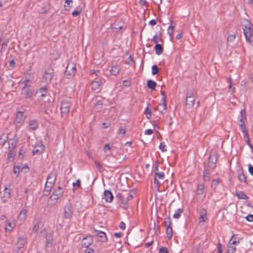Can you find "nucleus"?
Returning <instances> with one entry per match:
<instances>
[{
  "mask_svg": "<svg viewBox=\"0 0 253 253\" xmlns=\"http://www.w3.org/2000/svg\"><path fill=\"white\" fill-rule=\"evenodd\" d=\"M156 51V54L157 55L161 54L163 52V47L162 45L160 44H157L154 47Z\"/></svg>",
  "mask_w": 253,
  "mask_h": 253,
  "instance_id": "obj_28",
  "label": "nucleus"
},
{
  "mask_svg": "<svg viewBox=\"0 0 253 253\" xmlns=\"http://www.w3.org/2000/svg\"><path fill=\"white\" fill-rule=\"evenodd\" d=\"M21 93L26 98L32 99L34 93V90L30 84H26L22 87Z\"/></svg>",
  "mask_w": 253,
  "mask_h": 253,
  "instance_id": "obj_6",
  "label": "nucleus"
},
{
  "mask_svg": "<svg viewBox=\"0 0 253 253\" xmlns=\"http://www.w3.org/2000/svg\"><path fill=\"white\" fill-rule=\"evenodd\" d=\"M16 155V152L14 149H10L7 160L9 162H12L13 161V159Z\"/></svg>",
  "mask_w": 253,
  "mask_h": 253,
  "instance_id": "obj_29",
  "label": "nucleus"
},
{
  "mask_svg": "<svg viewBox=\"0 0 253 253\" xmlns=\"http://www.w3.org/2000/svg\"><path fill=\"white\" fill-rule=\"evenodd\" d=\"M113 198L112 193L110 190H106L104 191L103 199L105 200L106 202L111 203Z\"/></svg>",
  "mask_w": 253,
  "mask_h": 253,
  "instance_id": "obj_13",
  "label": "nucleus"
},
{
  "mask_svg": "<svg viewBox=\"0 0 253 253\" xmlns=\"http://www.w3.org/2000/svg\"><path fill=\"white\" fill-rule=\"evenodd\" d=\"M159 71V68L156 65H154L152 67V74L153 75H157Z\"/></svg>",
  "mask_w": 253,
  "mask_h": 253,
  "instance_id": "obj_47",
  "label": "nucleus"
},
{
  "mask_svg": "<svg viewBox=\"0 0 253 253\" xmlns=\"http://www.w3.org/2000/svg\"><path fill=\"white\" fill-rule=\"evenodd\" d=\"M116 198L118 199L119 202H121L122 204L124 205V208L125 209H127L128 207V200L126 199V197L122 193H119L117 194Z\"/></svg>",
  "mask_w": 253,
  "mask_h": 253,
  "instance_id": "obj_11",
  "label": "nucleus"
},
{
  "mask_svg": "<svg viewBox=\"0 0 253 253\" xmlns=\"http://www.w3.org/2000/svg\"><path fill=\"white\" fill-rule=\"evenodd\" d=\"M59 196H57L56 194L53 192L50 198L52 201H53V204H54L57 203V201L59 199Z\"/></svg>",
  "mask_w": 253,
  "mask_h": 253,
  "instance_id": "obj_49",
  "label": "nucleus"
},
{
  "mask_svg": "<svg viewBox=\"0 0 253 253\" xmlns=\"http://www.w3.org/2000/svg\"><path fill=\"white\" fill-rule=\"evenodd\" d=\"M15 225L14 223L6 221L5 223V230L6 231L11 232L15 227Z\"/></svg>",
  "mask_w": 253,
  "mask_h": 253,
  "instance_id": "obj_25",
  "label": "nucleus"
},
{
  "mask_svg": "<svg viewBox=\"0 0 253 253\" xmlns=\"http://www.w3.org/2000/svg\"><path fill=\"white\" fill-rule=\"evenodd\" d=\"M74 209L72 204L67 203L64 208V217L65 219H70L72 217Z\"/></svg>",
  "mask_w": 253,
  "mask_h": 253,
  "instance_id": "obj_7",
  "label": "nucleus"
},
{
  "mask_svg": "<svg viewBox=\"0 0 253 253\" xmlns=\"http://www.w3.org/2000/svg\"><path fill=\"white\" fill-rule=\"evenodd\" d=\"M217 161V157L216 155L213 154V155H210L209 158V161H208V167L213 169L215 167V164Z\"/></svg>",
  "mask_w": 253,
  "mask_h": 253,
  "instance_id": "obj_12",
  "label": "nucleus"
},
{
  "mask_svg": "<svg viewBox=\"0 0 253 253\" xmlns=\"http://www.w3.org/2000/svg\"><path fill=\"white\" fill-rule=\"evenodd\" d=\"M53 75V70L52 68H48L45 70L43 79L46 84H48L52 80Z\"/></svg>",
  "mask_w": 253,
  "mask_h": 253,
  "instance_id": "obj_9",
  "label": "nucleus"
},
{
  "mask_svg": "<svg viewBox=\"0 0 253 253\" xmlns=\"http://www.w3.org/2000/svg\"><path fill=\"white\" fill-rule=\"evenodd\" d=\"M248 170L250 174L253 175V166L252 165H248Z\"/></svg>",
  "mask_w": 253,
  "mask_h": 253,
  "instance_id": "obj_64",
  "label": "nucleus"
},
{
  "mask_svg": "<svg viewBox=\"0 0 253 253\" xmlns=\"http://www.w3.org/2000/svg\"><path fill=\"white\" fill-rule=\"evenodd\" d=\"M47 92V88L46 87H41L39 90L37 92V93L41 94L42 97H44L46 95Z\"/></svg>",
  "mask_w": 253,
  "mask_h": 253,
  "instance_id": "obj_37",
  "label": "nucleus"
},
{
  "mask_svg": "<svg viewBox=\"0 0 253 253\" xmlns=\"http://www.w3.org/2000/svg\"><path fill=\"white\" fill-rule=\"evenodd\" d=\"M174 29V26L171 25L169 26L168 28V34L170 38V40L172 41L173 37V33Z\"/></svg>",
  "mask_w": 253,
  "mask_h": 253,
  "instance_id": "obj_39",
  "label": "nucleus"
},
{
  "mask_svg": "<svg viewBox=\"0 0 253 253\" xmlns=\"http://www.w3.org/2000/svg\"><path fill=\"white\" fill-rule=\"evenodd\" d=\"M183 209H178L177 211V212L175 213L173 215V217L175 219H178L180 217L181 213L183 212Z\"/></svg>",
  "mask_w": 253,
  "mask_h": 253,
  "instance_id": "obj_44",
  "label": "nucleus"
},
{
  "mask_svg": "<svg viewBox=\"0 0 253 253\" xmlns=\"http://www.w3.org/2000/svg\"><path fill=\"white\" fill-rule=\"evenodd\" d=\"M236 196L239 199L247 200L249 197L246 195L245 193L243 191H238L236 192Z\"/></svg>",
  "mask_w": 253,
  "mask_h": 253,
  "instance_id": "obj_32",
  "label": "nucleus"
},
{
  "mask_svg": "<svg viewBox=\"0 0 253 253\" xmlns=\"http://www.w3.org/2000/svg\"><path fill=\"white\" fill-rule=\"evenodd\" d=\"M135 194L136 192L135 190H131L127 195L126 199L128 201L132 200L134 198Z\"/></svg>",
  "mask_w": 253,
  "mask_h": 253,
  "instance_id": "obj_43",
  "label": "nucleus"
},
{
  "mask_svg": "<svg viewBox=\"0 0 253 253\" xmlns=\"http://www.w3.org/2000/svg\"><path fill=\"white\" fill-rule=\"evenodd\" d=\"M10 57L12 58V59L11 61H9V66L12 67V68H14L16 66V63L14 60V58L12 55H10Z\"/></svg>",
  "mask_w": 253,
  "mask_h": 253,
  "instance_id": "obj_52",
  "label": "nucleus"
},
{
  "mask_svg": "<svg viewBox=\"0 0 253 253\" xmlns=\"http://www.w3.org/2000/svg\"><path fill=\"white\" fill-rule=\"evenodd\" d=\"M155 177L160 179H164L165 178V174L163 172L156 173L155 174Z\"/></svg>",
  "mask_w": 253,
  "mask_h": 253,
  "instance_id": "obj_48",
  "label": "nucleus"
},
{
  "mask_svg": "<svg viewBox=\"0 0 253 253\" xmlns=\"http://www.w3.org/2000/svg\"><path fill=\"white\" fill-rule=\"evenodd\" d=\"M8 140L7 134L2 133L0 136V145H3Z\"/></svg>",
  "mask_w": 253,
  "mask_h": 253,
  "instance_id": "obj_30",
  "label": "nucleus"
},
{
  "mask_svg": "<svg viewBox=\"0 0 253 253\" xmlns=\"http://www.w3.org/2000/svg\"><path fill=\"white\" fill-rule=\"evenodd\" d=\"M120 70H121V68L119 66L115 65V66L112 67L110 71L112 75H114V76H117L120 72Z\"/></svg>",
  "mask_w": 253,
  "mask_h": 253,
  "instance_id": "obj_24",
  "label": "nucleus"
},
{
  "mask_svg": "<svg viewBox=\"0 0 253 253\" xmlns=\"http://www.w3.org/2000/svg\"><path fill=\"white\" fill-rule=\"evenodd\" d=\"M76 70V65L74 63H69L66 68L65 75L67 78L73 76L75 75Z\"/></svg>",
  "mask_w": 253,
  "mask_h": 253,
  "instance_id": "obj_8",
  "label": "nucleus"
},
{
  "mask_svg": "<svg viewBox=\"0 0 253 253\" xmlns=\"http://www.w3.org/2000/svg\"><path fill=\"white\" fill-rule=\"evenodd\" d=\"M103 105V103L102 101L98 100L95 104V108L97 109H101L102 108V106Z\"/></svg>",
  "mask_w": 253,
  "mask_h": 253,
  "instance_id": "obj_54",
  "label": "nucleus"
},
{
  "mask_svg": "<svg viewBox=\"0 0 253 253\" xmlns=\"http://www.w3.org/2000/svg\"><path fill=\"white\" fill-rule=\"evenodd\" d=\"M164 224L165 227L171 226V221L170 217H167L165 218Z\"/></svg>",
  "mask_w": 253,
  "mask_h": 253,
  "instance_id": "obj_46",
  "label": "nucleus"
},
{
  "mask_svg": "<svg viewBox=\"0 0 253 253\" xmlns=\"http://www.w3.org/2000/svg\"><path fill=\"white\" fill-rule=\"evenodd\" d=\"M154 167V174L160 172L159 171V163L157 161L155 163Z\"/></svg>",
  "mask_w": 253,
  "mask_h": 253,
  "instance_id": "obj_59",
  "label": "nucleus"
},
{
  "mask_svg": "<svg viewBox=\"0 0 253 253\" xmlns=\"http://www.w3.org/2000/svg\"><path fill=\"white\" fill-rule=\"evenodd\" d=\"M194 92L193 91L188 92L186 93L185 98V107L191 109L193 108L195 100L194 98Z\"/></svg>",
  "mask_w": 253,
  "mask_h": 253,
  "instance_id": "obj_5",
  "label": "nucleus"
},
{
  "mask_svg": "<svg viewBox=\"0 0 253 253\" xmlns=\"http://www.w3.org/2000/svg\"><path fill=\"white\" fill-rule=\"evenodd\" d=\"M44 146L41 142L37 143L33 150V155H40L43 152Z\"/></svg>",
  "mask_w": 253,
  "mask_h": 253,
  "instance_id": "obj_10",
  "label": "nucleus"
},
{
  "mask_svg": "<svg viewBox=\"0 0 253 253\" xmlns=\"http://www.w3.org/2000/svg\"><path fill=\"white\" fill-rule=\"evenodd\" d=\"M238 125L240 126L241 130L244 134H245V136H247V133H248V131L247 129L245 123H239Z\"/></svg>",
  "mask_w": 253,
  "mask_h": 253,
  "instance_id": "obj_34",
  "label": "nucleus"
},
{
  "mask_svg": "<svg viewBox=\"0 0 253 253\" xmlns=\"http://www.w3.org/2000/svg\"><path fill=\"white\" fill-rule=\"evenodd\" d=\"M56 178L57 173L55 171H52L49 173L44 189V195H48L49 194L54 185Z\"/></svg>",
  "mask_w": 253,
  "mask_h": 253,
  "instance_id": "obj_1",
  "label": "nucleus"
},
{
  "mask_svg": "<svg viewBox=\"0 0 253 253\" xmlns=\"http://www.w3.org/2000/svg\"><path fill=\"white\" fill-rule=\"evenodd\" d=\"M95 165L100 172L103 171V170L104 169H103V168L102 167L101 164L99 162L95 161Z\"/></svg>",
  "mask_w": 253,
  "mask_h": 253,
  "instance_id": "obj_57",
  "label": "nucleus"
},
{
  "mask_svg": "<svg viewBox=\"0 0 253 253\" xmlns=\"http://www.w3.org/2000/svg\"><path fill=\"white\" fill-rule=\"evenodd\" d=\"M236 248L228 244L227 253H234L236 251Z\"/></svg>",
  "mask_w": 253,
  "mask_h": 253,
  "instance_id": "obj_51",
  "label": "nucleus"
},
{
  "mask_svg": "<svg viewBox=\"0 0 253 253\" xmlns=\"http://www.w3.org/2000/svg\"><path fill=\"white\" fill-rule=\"evenodd\" d=\"M147 85L149 88L154 89L157 85V84L155 81L150 80L148 81Z\"/></svg>",
  "mask_w": 253,
  "mask_h": 253,
  "instance_id": "obj_33",
  "label": "nucleus"
},
{
  "mask_svg": "<svg viewBox=\"0 0 253 253\" xmlns=\"http://www.w3.org/2000/svg\"><path fill=\"white\" fill-rule=\"evenodd\" d=\"M219 183V179H214L211 182V187L214 190L216 189V186Z\"/></svg>",
  "mask_w": 253,
  "mask_h": 253,
  "instance_id": "obj_50",
  "label": "nucleus"
},
{
  "mask_svg": "<svg viewBox=\"0 0 253 253\" xmlns=\"http://www.w3.org/2000/svg\"><path fill=\"white\" fill-rule=\"evenodd\" d=\"M228 82L229 84V89H231V94H233L234 92L235 91V88H232V80L231 78L228 79Z\"/></svg>",
  "mask_w": 253,
  "mask_h": 253,
  "instance_id": "obj_58",
  "label": "nucleus"
},
{
  "mask_svg": "<svg viewBox=\"0 0 253 253\" xmlns=\"http://www.w3.org/2000/svg\"><path fill=\"white\" fill-rule=\"evenodd\" d=\"M205 190V185L204 184L200 183L197 185V189L196 191V195H200L204 193Z\"/></svg>",
  "mask_w": 253,
  "mask_h": 253,
  "instance_id": "obj_22",
  "label": "nucleus"
},
{
  "mask_svg": "<svg viewBox=\"0 0 253 253\" xmlns=\"http://www.w3.org/2000/svg\"><path fill=\"white\" fill-rule=\"evenodd\" d=\"M238 178L240 182L245 183H247V177L244 174L242 169L238 171Z\"/></svg>",
  "mask_w": 253,
  "mask_h": 253,
  "instance_id": "obj_21",
  "label": "nucleus"
},
{
  "mask_svg": "<svg viewBox=\"0 0 253 253\" xmlns=\"http://www.w3.org/2000/svg\"><path fill=\"white\" fill-rule=\"evenodd\" d=\"M245 218L247 219V221L252 222L253 221V214H250L248 215H247L245 217Z\"/></svg>",
  "mask_w": 253,
  "mask_h": 253,
  "instance_id": "obj_63",
  "label": "nucleus"
},
{
  "mask_svg": "<svg viewBox=\"0 0 253 253\" xmlns=\"http://www.w3.org/2000/svg\"><path fill=\"white\" fill-rule=\"evenodd\" d=\"M81 10H74L73 12H72V16L73 17H77L78 16V15H80V14L81 13Z\"/></svg>",
  "mask_w": 253,
  "mask_h": 253,
  "instance_id": "obj_61",
  "label": "nucleus"
},
{
  "mask_svg": "<svg viewBox=\"0 0 253 253\" xmlns=\"http://www.w3.org/2000/svg\"><path fill=\"white\" fill-rule=\"evenodd\" d=\"M235 35L234 34H232V35H230L228 36L227 37V41L228 42H233L234 40H235Z\"/></svg>",
  "mask_w": 253,
  "mask_h": 253,
  "instance_id": "obj_55",
  "label": "nucleus"
},
{
  "mask_svg": "<svg viewBox=\"0 0 253 253\" xmlns=\"http://www.w3.org/2000/svg\"><path fill=\"white\" fill-rule=\"evenodd\" d=\"M73 3V0H65V4L64 5L65 9L69 10V7H72Z\"/></svg>",
  "mask_w": 253,
  "mask_h": 253,
  "instance_id": "obj_41",
  "label": "nucleus"
},
{
  "mask_svg": "<svg viewBox=\"0 0 253 253\" xmlns=\"http://www.w3.org/2000/svg\"><path fill=\"white\" fill-rule=\"evenodd\" d=\"M161 94L162 95V103L161 104V105L163 106V110H165L167 108L166 99V93L164 91H161Z\"/></svg>",
  "mask_w": 253,
  "mask_h": 253,
  "instance_id": "obj_27",
  "label": "nucleus"
},
{
  "mask_svg": "<svg viewBox=\"0 0 253 253\" xmlns=\"http://www.w3.org/2000/svg\"><path fill=\"white\" fill-rule=\"evenodd\" d=\"M53 192L57 196L61 197L64 193V188L61 186H58L56 188H54Z\"/></svg>",
  "mask_w": 253,
  "mask_h": 253,
  "instance_id": "obj_26",
  "label": "nucleus"
},
{
  "mask_svg": "<svg viewBox=\"0 0 253 253\" xmlns=\"http://www.w3.org/2000/svg\"><path fill=\"white\" fill-rule=\"evenodd\" d=\"M92 239L91 236L84 237L82 240V246L84 248H88L92 243Z\"/></svg>",
  "mask_w": 253,
  "mask_h": 253,
  "instance_id": "obj_14",
  "label": "nucleus"
},
{
  "mask_svg": "<svg viewBox=\"0 0 253 253\" xmlns=\"http://www.w3.org/2000/svg\"><path fill=\"white\" fill-rule=\"evenodd\" d=\"M99 73V71H93V72H91V75H93L94 74L97 76L94 80L91 82V89L94 91L96 92H98L100 90V85L103 84L105 82V80L102 78H101L100 76H98L97 73Z\"/></svg>",
  "mask_w": 253,
  "mask_h": 253,
  "instance_id": "obj_2",
  "label": "nucleus"
},
{
  "mask_svg": "<svg viewBox=\"0 0 253 253\" xmlns=\"http://www.w3.org/2000/svg\"><path fill=\"white\" fill-rule=\"evenodd\" d=\"M8 42V40H6L5 41L3 42V43L1 44V47L0 49L1 52H3L7 48Z\"/></svg>",
  "mask_w": 253,
  "mask_h": 253,
  "instance_id": "obj_45",
  "label": "nucleus"
},
{
  "mask_svg": "<svg viewBox=\"0 0 253 253\" xmlns=\"http://www.w3.org/2000/svg\"><path fill=\"white\" fill-rule=\"evenodd\" d=\"M52 238L47 236H46V246L47 247H49V245L50 246H51V245H52Z\"/></svg>",
  "mask_w": 253,
  "mask_h": 253,
  "instance_id": "obj_56",
  "label": "nucleus"
},
{
  "mask_svg": "<svg viewBox=\"0 0 253 253\" xmlns=\"http://www.w3.org/2000/svg\"><path fill=\"white\" fill-rule=\"evenodd\" d=\"M243 30L246 41L249 43L253 42V26L249 21L247 20Z\"/></svg>",
  "mask_w": 253,
  "mask_h": 253,
  "instance_id": "obj_3",
  "label": "nucleus"
},
{
  "mask_svg": "<svg viewBox=\"0 0 253 253\" xmlns=\"http://www.w3.org/2000/svg\"><path fill=\"white\" fill-rule=\"evenodd\" d=\"M11 192L8 191L7 188L5 187L4 189L3 196L1 197L2 201L5 203L10 198Z\"/></svg>",
  "mask_w": 253,
  "mask_h": 253,
  "instance_id": "obj_17",
  "label": "nucleus"
},
{
  "mask_svg": "<svg viewBox=\"0 0 253 253\" xmlns=\"http://www.w3.org/2000/svg\"><path fill=\"white\" fill-rule=\"evenodd\" d=\"M71 104L70 98H66L62 100L61 106V112L63 117L67 116L69 112Z\"/></svg>",
  "mask_w": 253,
  "mask_h": 253,
  "instance_id": "obj_4",
  "label": "nucleus"
},
{
  "mask_svg": "<svg viewBox=\"0 0 253 253\" xmlns=\"http://www.w3.org/2000/svg\"><path fill=\"white\" fill-rule=\"evenodd\" d=\"M95 232H97V235L98 236V239L101 242H106L107 241L106 235L105 232L97 230H95Z\"/></svg>",
  "mask_w": 253,
  "mask_h": 253,
  "instance_id": "obj_15",
  "label": "nucleus"
},
{
  "mask_svg": "<svg viewBox=\"0 0 253 253\" xmlns=\"http://www.w3.org/2000/svg\"><path fill=\"white\" fill-rule=\"evenodd\" d=\"M167 237L169 239H170L172 236V228L171 226L166 227Z\"/></svg>",
  "mask_w": 253,
  "mask_h": 253,
  "instance_id": "obj_31",
  "label": "nucleus"
},
{
  "mask_svg": "<svg viewBox=\"0 0 253 253\" xmlns=\"http://www.w3.org/2000/svg\"><path fill=\"white\" fill-rule=\"evenodd\" d=\"M159 253H168V251L166 247H162L159 250Z\"/></svg>",
  "mask_w": 253,
  "mask_h": 253,
  "instance_id": "obj_62",
  "label": "nucleus"
},
{
  "mask_svg": "<svg viewBox=\"0 0 253 253\" xmlns=\"http://www.w3.org/2000/svg\"><path fill=\"white\" fill-rule=\"evenodd\" d=\"M39 125L36 120H32L29 122V129L35 130L38 128Z\"/></svg>",
  "mask_w": 253,
  "mask_h": 253,
  "instance_id": "obj_20",
  "label": "nucleus"
},
{
  "mask_svg": "<svg viewBox=\"0 0 253 253\" xmlns=\"http://www.w3.org/2000/svg\"><path fill=\"white\" fill-rule=\"evenodd\" d=\"M27 217V210L25 209H23L19 215V218L22 220H25Z\"/></svg>",
  "mask_w": 253,
  "mask_h": 253,
  "instance_id": "obj_38",
  "label": "nucleus"
},
{
  "mask_svg": "<svg viewBox=\"0 0 253 253\" xmlns=\"http://www.w3.org/2000/svg\"><path fill=\"white\" fill-rule=\"evenodd\" d=\"M25 119V116L24 114V113L22 112H18L16 114V121L17 123H21L22 122L24 119Z\"/></svg>",
  "mask_w": 253,
  "mask_h": 253,
  "instance_id": "obj_23",
  "label": "nucleus"
},
{
  "mask_svg": "<svg viewBox=\"0 0 253 253\" xmlns=\"http://www.w3.org/2000/svg\"><path fill=\"white\" fill-rule=\"evenodd\" d=\"M41 223V220L38 219L37 220L36 223L34 225L33 229V230L34 232H38Z\"/></svg>",
  "mask_w": 253,
  "mask_h": 253,
  "instance_id": "obj_40",
  "label": "nucleus"
},
{
  "mask_svg": "<svg viewBox=\"0 0 253 253\" xmlns=\"http://www.w3.org/2000/svg\"><path fill=\"white\" fill-rule=\"evenodd\" d=\"M26 152V150L24 146H22L20 149L19 153L18 154V158L19 159H22L24 157V155Z\"/></svg>",
  "mask_w": 253,
  "mask_h": 253,
  "instance_id": "obj_42",
  "label": "nucleus"
},
{
  "mask_svg": "<svg viewBox=\"0 0 253 253\" xmlns=\"http://www.w3.org/2000/svg\"><path fill=\"white\" fill-rule=\"evenodd\" d=\"M238 119L239 121V123H246V121H247V115L245 109L241 110L240 114L238 116Z\"/></svg>",
  "mask_w": 253,
  "mask_h": 253,
  "instance_id": "obj_16",
  "label": "nucleus"
},
{
  "mask_svg": "<svg viewBox=\"0 0 253 253\" xmlns=\"http://www.w3.org/2000/svg\"><path fill=\"white\" fill-rule=\"evenodd\" d=\"M26 242V238L25 237H19L16 243L17 247L20 249L24 247Z\"/></svg>",
  "mask_w": 253,
  "mask_h": 253,
  "instance_id": "obj_19",
  "label": "nucleus"
},
{
  "mask_svg": "<svg viewBox=\"0 0 253 253\" xmlns=\"http://www.w3.org/2000/svg\"><path fill=\"white\" fill-rule=\"evenodd\" d=\"M167 146L165 145L164 142H161L159 148L162 152H166L167 151Z\"/></svg>",
  "mask_w": 253,
  "mask_h": 253,
  "instance_id": "obj_53",
  "label": "nucleus"
},
{
  "mask_svg": "<svg viewBox=\"0 0 253 253\" xmlns=\"http://www.w3.org/2000/svg\"><path fill=\"white\" fill-rule=\"evenodd\" d=\"M237 236V235H236V234L233 235L231 238L230 239V240L229 241L228 244L232 246V245H235L237 243H239V242H240L239 240L237 241L236 240V237Z\"/></svg>",
  "mask_w": 253,
  "mask_h": 253,
  "instance_id": "obj_36",
  "label": "nucleus"
},
{
  "mask_svg": "<svg viewBox=\"0 0 253 253\" xmlns=\"http://www.w3.org/2000/svg\"><path fill=\"white\" fill-rule=\"evenodd\" d=\"M18 142V139L16 138V134L14 135V137L12 139H10L9 141V149H14L16 147L17 144Z\"/></svg>",
  "mask_w": 253,
  "mask_h": 253,
  "instance_id": "obj_18",
  "label": "nucleus"
},
{
  "mask_svg": "<svg viewBox=\"0 0 253 253\" xmlns=\"http://www.w3.org/2000/svg\"><path fill=\"white\" fill-rule=\"evenodd\" d=\"M206 218L207 214L206 213L201 214L200 217V222H204L205 221V219H206Z\"/></svg>",
  "mask_w": 253,
  "mask_h": 253,
  "instance_id": "obj_60",
  "label": "nucleus"
},
{
  "mask_svg": "<svg viewBox=\"0 0 253 253\" xmlns=\"http://www.w3.org/2000/svg\"><path fill=\"white\" fill-rule=\"evenodd\" d=\"M211 177V172L208 169H205L204 171V180L206 181H209Z\"/></svg>",
  "mask_w": 253,
  "mask_h": 253,
  "instance_id": "obj_35",
  "label": "nucleus"
}]
</instances>
